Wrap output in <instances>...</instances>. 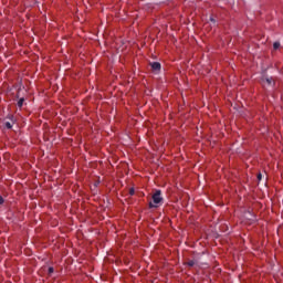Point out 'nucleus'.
I'll return each instance as SVG.
<instances>
[{"label": "nucleus", "mask_w": 283, "mask_h": 283, "mask_svg": "<svg viewBox=\"0 0 283 283\" xmlns=\"http://www.w3.org/2000/svg\"><path fill=\"white\" fill-rule=\"evenodd\" d=\"M4 126L8 128V129H11L12 128V124L10 122H6L4 123Z\"/></svg>", "instance_id": "obj_6"}, {"label": "nucleus", "mask_w": 283, "mask_h": 283, "mask_svg": "<svg viewBox=\"0 0 283 283\" xmlns=\"http://www.w3.org/2000/svg\"><path fill=\"white\" fill-rule=\"evenodd\" d=\"M280 46H281V43H280V42H274V45H273L274 50H279Z\"/></svg>", "instance_id": "obj_4"}, {"label": "nucleus", "mask_w": 283, "mask_h": 283, "mask_svg": "<svg viewBox=\"0 0 283 283\" xmlns=\"http://www.w3.org/2000/svg\"><path fill=\"white\" fill-rule=\"evenodd\" d=\"M54 272V269L52 266L49 268V274H52Z\"/></svg>", "instance_id": "obj_10"}, {"label": "nucleus", "mask_w": 283, "mask_h": 283, "mask_svg": "<svg viewBox=\"0 0 283 283\" xmlns=\"http://www.w3.org/2000/svg\"><path fill=\"white\" fill-rule=\"evenodd\" d=\"M129 193H130V196H134L135 195V189L130 188Z\"/></svg>", "instance_id": "obj_9"}, {"label": "nucleus", "mask_w": 283, "mask_h": 283, "mask_svg": "<svg viewBox=\"0 0 283 283\" xmlns=\"http://www.w3.org/2000/svg\"><path fill=\"white\" fill-rule=\"evenodd\" d=\"M273 84H275L273 77L268 76V75L261 76V85L272 87Z\"/></svg>", "instance_id": "obj_2"}, {"label": "nucleus", "mask_w": 283, "mask_h": 283, "mask_svg": "<svg viewBox=\"0 0 283 283\" xmlns=\"http://www.w3.org/2000/svg\"><path fill=\"white\" fill-rule=\"evenodd\" d=\"M24 103V98H20L18 102V106L21 108Z\"/></svg>", "instance_id": "obj_5"}, {"label": "nucleus", "mask_w": 283, "mask_h": 283, "mask_svg": "<svg viewBox=\"0 0 283 283\" xmlns=\"http://www.w3.org/2000/svg\"><path fill=\"white\" fill-rule=\"evenodd\" d=\"M163 201L164 198L161 197V190H156V192L153 195V202L150 201L149 208H157L163 203Z\"/></svg>", "instance_id": "obj_1"}, {"label": "nucleus", "mask_w": 283, "mask_h": 283, "mask_svg": "<svg viewBox=\"0 0 283 283\" xmlns=\"http://www.w3.org/2000/svg\"><path fill=\"white\" fill-rule=\"evenodd\" d=\"M263 178V175L261 172H259V175H256V179H259V181H261Z\"/></svg>", "instance_id": "obj_8"}, {"label": "nucleus", "mask_w": 283, "mask_h": 283, "mask_svg": "<svg viewBox=\"0 0 283 283\" xmlns=\"http://www.w3.org/2000/svg\"><path fill=\"white\" fill-rule=\"evenodd\" d=\"M4 203V199L2 196H0V205H3Z\"/></svg>", "instance_id": "obj_11"}, {"label": "nucleus", "mask_w": 283, "mask_h": 283, "mask_svg": "<svg viewBox=\"0 0 283 283\" xmlns=\"http://www.w3.org/2000/svg\"><path fill=\"white\" fill-rule=\"evenodd\" d=\"M212 22H216L214 19H211Z\"/></svg>", "instance_id": "obj_13"}, {"label": "nucleus", "mask_w": 283, "mask_h": 283, "mask_svg": "<svg viewBox=\"0 0 283 283\" xmlns=\"http://www.w3.org/2000/svg\"><path fill=\"white\" fill-rule=\"evenodd\" d=\"M252 218H250V220L254 221L255 217L253 214H250Z\"/></svg>", "instance_id": "obj_12"}, {"label": "nucleus", "mask_w": 283, "mask_h": 283, "mask_svg": "<svg viewBox=\"0 0 283 283\" xmlns=\"http://www.w3.org/2000/svg\"><path fill=\"white\" fill-rule=\"evenodd\" d=\"M150 66L155 72H159L161 70V64L159 62H151Z\"/></svg>", "instance_id": "obj_3"}, {"label": "nucleus", "mask_w": 283, "mask_h": 283, "mask_svg": "<svg viewBox=\"0 0 283 283\" xmlns=\"http://www.w3.org/2000/svg\"><path fill=\"white\" fill-rule=\"evenodd\" d=\"M196 264V262L193 260H190L189 262H187V265H189L190 268Z\"/></svg>", "instance_id": "obj_7"}]
</instances>
